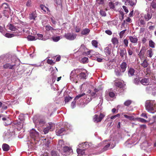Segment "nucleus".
Returning a JSON list of instances; mask_svg holds the SVG:
<instances>
[{
    "label": "nucleus",
    "instance_id": "5",
    "mask_svg": "<svg viewBox=\"0 0 156 156\" xmlns=\"http://www.w3.org/2000/svg\"><path fill=\"white\" fill-rule=\"evenodd\" d=\"M15 64H13L12 62H7L5 63L3 66V68L5 69H14V67L15 66Z\"/></svg>",
    "mask_w": 156,
    "mask_h": 156
},
{
    "label": "nucleus",
    "instance_id": "19",
    "mask_svg": "<svg viewBox=\"0 0 156 156\" xmlns=\"http://www.w3.org/2000/svg\"><path fill=\"white\" fill-rule=\"evenodd\" d=\"M111 48L109 47H107L104 49V51L106 55H110L111 54Z\"/></svg>",
    "mask_w": 156,
    "mask_h": 156
},
{
    "label": "nucleus",
    "instance_id": "22",
    "mask_svg": "<svg viewBox=\"0 0 156 156\" xmlns=\"http://www.w3.org/2000/svg\"><path fill=\"white\" fill-rule=\"evenodd\" d=\"M139 21L140 23V26L144 27L146 24V21L144 20V19H143L142 17H140L139 19Z\"/></svg>",
    "mask_w": 156,
    "mask_h": 156
},
{
    "label": "nucleus",
    "instance_id": "35",
    "mask_svg": "<svg viewBox=\"0 0 156 156\" xmlns=\"http://www.w3.org/2000/svg\"><path fill=\"white\" fill-rule=\"evenodd\" d=\"M151 7L153 9H156V0H153L151 4Z\"/></svg>",
    "mask_w": 156,
    "mask_h": 156
},
{
    "label": "nucleus",
    "instance_id": "23",
    "mask_svg": "<svg viewBox=\"0 0 156 156\" xmlns=\"http://www.w3.org/2000/svg\"><path fill=\"white\" fill-rule=\"evenodd\" d=\"M149 86H147L146 87V91L148 93H151L152 90V86H153V84H151L148 85Z\"/></svg>",
    "mask_w": 156,
    "mask_h": 156
},
{
    "label": "nucleus",
    "instance_id": "21",
    "mask_svg": "<svg viewBox=\"0 0 156 156\" xmlns=\"http://www.w3.org/2000/svg\"><path fill=\"white\" fill-rule=\"evenodd\" d=\"M149 64L148 62V61H147L146 58L144 59L142 62L141 63V65L143 67L145 68L147 67Z\"/></svg>",
    "mask_w": 156,
    "mask_h": 156
},
{
    "label": "nucleus",
    "instance_id": "37",
    "mask_svg": "<svg viewBox=\"0 0 156 156\" xmlns=\"http://www.w3.org/2000/svg\"><path fill=\"white\" fill-rule=\"evenodd\" d=\"M91 44L95 48H97L98 47V42L97 41L95 40L92 41Z\"/></svg>",
    "mask_w": 156,
    "mask_h": 156
},
{
    "label": "nucleus",
    "instance_id": "4",
    "mask_svg": "<svg viewBox=\"0 0 156 156\" xmlns=\"http://www.w3.org/2000/svg\"><path fill=\"white\" fill-rule=\"evenodd\" d=\"M118 53L122 59H123L124 58H125V59L127 58V52L125 48L119 49V51Z\"/></svg>",
    "mask_w": 156,
    "mask_h": 156
},
{
    "label": "nucleus",
    "instance_id": "53",
    "mask_svg": "<svg viewBox=\"0 0 156 156\" xmlns=\"http://www.w3.org/2000/svg\"><path fill=\"white\" fill-rule=\"evenodd\" d=\"M138 120L139 121L143 123H146L147 122V121L146 120L142 118H138Z\"/></svg>",
    "mask_w": 156,
    "mask_h": 156
},
{
    "label": "nucleus",
    "instance_id": "57",
    "mask_svg": "<svg viewBox=\"0 0 156 156\" xmlns=\"http://www.w3.org/2000/svg\"><path fill=\"white\" fill-rule=\"evenodd\" d=\"M40 7L41 9L44 12H46V10L45 9V6L44 5H41Z\"/></svg>",
    "mask_w": 156,
    "mask_h": 156
},
{
    "label": "nucleus",
    "instance_id": "25",
    "mask_svg": "<svg viewBox=\"0 0 156 156\" xmlns=\"http://www.w3.org/2000/svg\"><path fill=\"white\" fill-rule=\"evenodd\" d=\"M2 148L4 151H8L9 149V146L6 144H4L2 145Z\"/></svg>",
    "mask_w": 156,
    "mask_h": 156
},
{
    "label": "nucleus",
    "instance_id": "12",
    "mask_svg": "<svg viewBox=\"0 0 156 156\" xmlns=\"http://www.w3.org/2000/svg\"><path fill=\"white\" fill-rule=\"evenodd\" d=\"M152 17V14L150 12H148L147 14L144 15V19L146 21H148L151 19Z\"/></svg>",
    "mask_w": 156,
    "mask_h": 156
},
{
    "label": "nucleus",
    "instance_id": "38",
    "mask_svg": "<svg viewBox=\"0 0 156 156\" xmlns=\"http://www.w3.org/2000/svg\"><path fill=\"white\" fill-rule=\"evenodd\" d=\"M88 58L85 57L82 58L81 62L82 63L84 64L86 63H87L88 62Z\"/></svg>",
    "mask_w": 156,
    "mask_h": 156
},
{
    "label": "nucleus",
    "instance_id": "18",
    "mask_svg": "<svg viewBox=\"0 0 156 156\" xmlns=\"http://www.w3.org/2000/svg\"><path fill=\"white\" fill-rule=\"evenodd\" d=\"M111 41L114 46L116 45H118L119 43V40L118 38L115 37H113Z\"/></svg>",
    "mask_w": 156,
    "mask_h": 156
},
{
    "label": "nucleus",
    "instance_id": "6",
    "mask_svg": "<svg viewBox=\"0 0 156 156\" xmlns=\"http://www.w3.org/2000/svg\"><path fill=\"white\" fill-rule=\"evenodd\" d=\"M30 136L31 137L33 138L34 140L38 138L39 137V134L35 129H32L30 131Z\"/></svg>",
    "mask_w": 156,
    "mask_h": 156
},
{
    "label": "nucleus",
    "instance_id": "55",
    "mask_svg": "<svg viewBox=\"0 0 156 156\" xmlns=\"http://www.w3.org/2000/svg\"><path fill=\"white\" fill-rule=\"evenodd\" d=\"M51 156H58L57 152L54 151H51Z\"/></svg>",
    "mask_w": 156,
    "mask_h": 156
},
{
    "label": "nucleus",
    "instance_id": "14",
    "mask_svg": "<svg viewBox=\"0 0 156 156\" xmlns=\"http://www.w3.org/2000/svg\"><path fill=\"white\" fill-rule=\"evenodd\" d=\"M149 80L147 78H143L140 81V83L144 85H149Z\"/></svg>",
    "mask_w": 156,
    "mask_h": 156
},
{
    "label": "nucleus",
    "instance_id": "8",
    "mask_svg": "<svg viewBox=\"0 0 156 156\" xmlns=\"http://www.w3.org/2000/svg\"><path fill=\"white\" fill-rule=\"evenodd\" d=\"M146 52V49L144 47H143L140 50L138 55L139 58L141 60L144 57V54Z\"/></svg>",
    "mask_w": 156,
    "mask_h": 156
},
{
    "label": "nucleus",
    "instance_id": "63",
    "mask_svg": "<svg viewBox=\"0 0 156 156\" xmlns=\"http://www.w3.org/2000/svg\"><path fill=\"white\" fill-rule=\"evenodd\" d=\"M141 116L145 118L146 119L147 118V115L146 113H143L141 115Z\"/></svg>",
    "mask_w": 156,
    "mask_h": 156
},
{
    "label": "nucleus",
    "instance_id": "7",
    "mask_svg": "<svg viewBox=\"0 0 156 156\" xmlns=\"http://www.w3.org/2000/svg\"><path fill=\"white\" fill-rule=\"evenodd\" d=\"M64 37L68 40H73L76 38V35L73 33H69L66 34L65 33L64 35Z\"/></svg>",
    "mask_w": 156,
    "mask_h": 156
},
{
    "label": "nucleus",
    "instance_id": "52",
    "mask_svg": "<svg viewBox=\"0 0 156 156\" xmlns=\"http://www.w3.org/2000/svg\"><path fill=\"white\" fill-rule=\"evenodd\" d=\"M108 5L110 9H113L115 7L114 4L112 2H109Z\"/></svg>",
    "mask_w": 156,
    "mask_h": 156
},
{
    "label": "nucleus",
    "instance_id": "33",
    "mask_svg": "<svg viewBox=\"0 0 156 156\" xmlns=\"http://www.w3.org/2000/svg\"><path fill=\"white\" fill-rule=\"evenodd\" d=\"M147 56L151 58L153 55L152 50L151 48L149 49L147 51Z\"/></svg>",
    "mask_w": 156,
    "mask_h": 156
},
{
    "label": "nucleus",
    "instance_id": "30",
    "mask_svg": "<svg viewBox=\"0 0 156 156\" xmlns=\"http://www.w3.org/2000/svg\"><path fill=\"white\" fill-rule=\"evenodd\" d=\"M90 30L88 28H85L81 32L82 34L83 35H87L90 32Z\"/></svg>",
    "mask_w": 156,
    "mask_h": 156
},
{
    "label": "nucleus",
    "instance_id": "9",
    "mask_svg": "<svg viewBox=\"0 0 156 156\" xmlns=\"http://www.w3.org/2000/svg\"><path fill=\"white\" fill-rule=\"evenodd\" d=\"M54 125V124L51 123H49V125L44 129L43 132L44 134H46L48 133L49 130L52 129Z\"/></svg>",
    "mask_w": 156,
    "mask_h": 156
},
{
    "label": "nucleus",
    "instance_id": "62",
    "mask_svg": "<svg viewBox=\"0 0 156 156\" xmlns=\"http://www.w3.org/2000/svg\"><path fill=\"white\" fill-rule=\"evenodd\" d=\"M105 33L109 35H111L112 34V32L110 30H106L105 31Z\"/></svg>",
    "mask_w": 156,
    "mask_h": 156
},
{
    "label": "nucleus",
    "instance_id": "20",
    "mask_svg": "<svg viewBox=\"0 0 156 156\" xmlns=\"http://www.w3.org/2000/svg\"><path fill=\"white\" fill-rule=\"evenodd\" d=\"M115 85L116 87L120 88H122L123 87L122 83L120 81H116V80H115Z\"/></svg>",
    "mask_w": 156,
    "mask_h": 156
},
{
    "label": "nucleus",
    "instance_id": "24",
    "mask_svg": "<svg viewBox=\"0 0 156 156\" xmlns=\"http://www.w3.org/2000/svg\"><path fill=\"white\" fill-rule=\"evenodd\" d=\"M63 150L64 152H70L72 151L71 148L68 146H64L63 147Z\"/></svg>",
    "mask_w": 156,
    "mask_h": 156
},
{
    "label": "nucleus",
    "instance_id": "47",
    "mask_svg": "<svg viewBox=\"0 0 156 156\" xmlns=\"http://www.w3.org/2000/svg\"><path fill=\"white\" fill-rule=\"evenodd\" d=\"M124 116L126 118L129 119V120H132L133 119V116H129L126 115H124Z\"/></svg>",
    "mask_w": 156,
    "mask_h": 156
},
{
    "label": "nucleus",
    "instance_id": "58",
    "mask_svg": "<svg viewBox=\"0 0 156 156\" xmlns=\"http://www.w3.org/2000/svg\"><path fill=\"white\" fill-rule=\"evenodd\" d=\"M128 52L129 55V56L132 55L133 53V51L129 48L128 49Z\"/></svg>",
    "mask_w": 156,
    "mask_h": 156
},
{
    "label": "nucleus",
    "instance_id": "15",
    "mask_svg": "<svg viewBox=\"0 0 156 156\" xmlns=\"http://www.w3.org/2000/svg\"><path fill=\"white\" fill-rule=\"evenodd\" d=\"M135 71V69L132 68H129L128 71V76L129 77H131L134 75Z\"/></svg>",
    "mask_w": 156,
    "mask_h": 156
},
{
    "label": "nucleus",
    "instance_id": "28",
    "mask_svg": "<svg viewBox=\"0 0 156 156\" xmlns=\"http://www.w3.org/2000/svg\"><path fill=\"white\" fill-rule=\"evenodd\" d=\"M76 151L79 155H85V150L83 149H82L80 148H78L76 150Z\"/></svg>",
    "mask_w": 156,
    "mask_h": 156
},
{
    "label": "nucleus",
    "instance_id": "45",
    "mask_svg": "<svg viewBox=\"0 0 156 156\" xmlns=\"http://www.w3.org/2000/svg\"><path fill=\"white\" fill-rule=\"evenodd\" d=\"M85 95V94L84 93H83L81 94H80L78 95H77L75 98V100H77L79 98Z\"/></svg>",
    "mask_w": 156,
    "mask_h": 156
},
{
    "label": "nucleus",
    "instance_id": "32",
    "mask_svg": "<svg viewBox=\"0 0 156 156\" xmlns=\"http://www.w3.org/2000/svg\"><path fill=\"white\" fill-rule=\"evenodd\" d=\"M45 28L46 30L47 31H50L51 32H52L53 30H55L50 25H46L45 27Z\"/></svg>",
    "mask_w": 156,
    "mask_h": 156
},
{
    "label": "nucleus",
    "instance_id": "56",
    "mask_svg": "<svg viewBox=\"0 0 156 156\" xmlns=\"http://www.w3.org/2000/svg\"><path fill=\"white\" fill-rule=\"evenodd\" d=\"M108 95L111 98H113L115 96V94L113 92H110L108 93Z\"/></svg>",
    "mask_w": 156,
    "mask_h": 156
},
{
    "label": "nucleus",
    "instance_id": "46",
    "mask_svg": "<svg viewBox=\"0 0 156 156\" xmlns=\"http://www.w3.org/2000/svg\"><path fill=\"white\" fill-rule=\"evenodd\" d=\"M60 39V37L59 36H57L52 38L53 40L55 42L58 41Z\"/></svg>",
    "mask_w": 156,
    "mask_h": 156
},
{
    "label": "nucleus",
    "instance_id": "11",
    "mask_svg": "<svg viewBox=\"0 0 156 156\" xmlns=\"http://www.w3.org/2000/svg\"><path fill=\"white\" fill-rule=\"evenodd\" d=\"M127 67V64L126 62H122L119 66L120 69L122 70V73H124L126 70Z\"/></svg>",
    "mask_w": 156,
    "mask_h": 156
},
{
    "label": "nucleus",
    "instance_id": "59",
    "mask_svg": "<svg viewBox=\"0 0 156 156\" xmlns=\"http://www.w3.org/2000/svg\"><path fill=\"white\" fill-rule=\"evenodd\" d=\"M31 4V0H28L27 2L26 5L27 6H30Z\"/></svg>",
    "mask_w": 156,
    "mask_h": 156
},
{
    "label": "nucleus",
    "instance_id": "1",
    "mask_svg": "<svg viewBox=\"0 0 156 156\" xmlns=\"http://www.w3.org/2000/svg\"><path fill=\"white\" fill-rule=\"evenodd\" d=\"M155 101L152 100H147L145 102V107L146 109L149 112L152 113L156 112L155 108Z\"/></svg>",
    "mask_w": 156,
    "mask_h": 156
},
{
    "label": "nucleus",
    "instance_id": "48",
    "mask_svg": "<svg viewBox=\"0 0 156 156\" xmlns=\"http://www.w3.org/2000/svg\"><path fill=\"white\" fill-rule=\"evenodd\" d=\"M27 39L29 40L30 41H33L35 40L36 39H35V37L34 36H31L30 35H29L28 36Z\"/></svg>",
    "mask_w": 156,
    "mask_h": 156
},
{
    "label": "nucleus",
    "instance_id": "27",
    "mask_svg": "<svg viewBox=\"0 0 156 156\" xmlns=\"http://www.w3.org/2000/svg\"><path fill=\"white\" fill-rule=\"evenodd\" d=\"M152 87L151 93L154 95L156 94V83H153Z\"/></svg>",
    "mask_w": 156,
    "mask_h": 156
},
{
    "label": "nucleus",
    "instance_id": "42",
    "mask_svg": "<svg viewBox=\"0 0 156 156\" xmlns=\"http://www.w3.org/2000/svg\"><path fill=\"white\" fill-rule=\"evenodd\" d=\"M2 8L3 9H9V6L7 3H4L2 4Z\"/></svg>",
    "mask_w": 156,
    "mask_h": 156
},
{
    "label": "nucleus",
    "instance_id": "29",
    "mask_svg": "<svg viewBox=\"0 0 156 156\" xmlns=\"http://www.w3.org/2000/svg\"><path fill=\"white\" fill-rule=\"evenodd\" d=\"M9 29L12 31H15L17 30L16 27L14 26L13 25L10 24L8 25Z\"/></svg>",
    "mask_w": 156,
    "mask_h": 156
},
{
    "label": "nucleus",
    "instance_id": "26",
    "mask_svg": "<svg viewBox=\"0 0 156 156\" xmlns=\"http://www.w3.org/2000/svg\"><path fill=\"white\" fill-rule=\"evenodd\" d=\"M64 142L63 140H59L58 142V148H60L61 147H63L64 146ZM60 148H59V149Z\"/></svg>",
    "mask_w": 156,
    "mask_h": 156
},
{
    "label": "nucleus",
    "instance_id": "36",
    "mask_svg": "<svg viewBox=\"0 0 156 156\" xmlns=\"http://www.w3.org/2000/svg\"><path fill=\"white\" fill-rule=\"evenodd\" d=\"M14 124L16 125L20 129H22L23 127V124L20 122H14Z\"/></svg>",
    "mask_w": 156,
    "mask_h": 156
},
{
    "label": "nucleus",
    "instance_id": "39",
    "mask_svg": "<svg viewBox=\"0 0 156 156\" xmlns=\"http://www.w3.org/2000/svg\"><path fill=\"white\" fill-rule=\"evenodd\" d=\"M140 80L139 78L136 77L134 78L133 80V83L136 85H138L140 82Z\"/></svg>",
    "mask_w": 156,
    "mask_h": 156
},
{
    "label": "nucleus",
    "instance_id": "3",
    "mask_svg": "<svg viewBox=\"0 0 156 156\" xmlns=\"http://www.w3.org/2000/svg\"><path fill=\"white\" fill-rule=\"evenodd\" d=\"M105 116V114L102 113H100L99 116L97 114H95L93 116V121L96 123L100 122Z\"/></svg>",
    "mask_w": 156,
    "mask_h": 156
},
{
    "label": "nucleus",
    "instance_id": "16",
    "mask_svg": "<svg viewBox=\"0 0 156 156\" xmlns=\"http://www.w3.org/2000/svg\"><path fill=\"white\" fill-rule=\"evenodd\" d=\"M115 75L118 77H119L122 75V70L120 69H115Z\"/></svg>",
    "mask_w": 156,
    "mask_h": 156
},
{
    "label": "nucleus",
    "instance_id": "10",
    "mask_svg": "<svg viewBox=\"0 0 156 156\" xmlns=\"http://www.w3.org/2000/svg\"><path fill=\"white\" fill-rule=\"evenodd\" d=\"M129 39L132 43L134 44V45L136 44L138 40L137 38L135 36H129Z\"/></svg>",
    "mask_w": 156,
    "mask_h": 156
},
{
    "label": "nucleus",
    "instance_id": "49",
    "mask_svg": "<svg viewBox=\"0 0 156 156\" xmlns=\"http://www.w3.org/2000/svg\"><path fill=\"white\" fill-rule=\"evenodd\" d=\"M100 14L103 16H106L105 12L102 10H101L100 12Z\"/></svg>",
    "mask_w": 156,
    "mask_h": 156
},
{
    "label": "nucleus",
    "instance_id": "50",
    "mask_svg": "<svg viewBox=\"0 0 156 156\" xmlns=\"http://www.w3.org/2000/svg\"><path fill=\"white\" fill-rule=\"evenodd\" d=\"M128 39L126 38L124 40L123 43L125 45V46L126 47H127L128 46Z\"/></svg>",
    "mask_w": 156,
    "mask_h": 156
},
{
    "label": "nucleus",
    "instance_id": "43",
    "mask_svg": "<svg viewBox=\"0 0 156 156\" xmlns=\"http://www.w3.org/2000/svg\"><path fill=\"white\" fill-rule=\"evenodd\" d=\"M72 98L70 97L69 96L68 97H65V103H67L70 101L71 99H72Z\"/></svg>",
    "mask_w": 156,
    "mask_h": 156
},
{
    "label": "nucleus",
    "instance_id": "51",
    "mask_svg": "<svg viewBox=\"0 0 156 156\" xmlns=\"http://www.w3.org/2000/svg\"><path fill=\"white\" fill-rule=\"evenodd\" d=\"M5 36L8 38H11L13 37L14 35L9 33H7L5 34Z\"/></svg>",
    "mask_w": 156,
    "mask_h": 156
},
{
    "label": "nucleus",
    "instance_id": "61",
    "mask_svg": "<svg viewBox=\"0 0 156 156\" xmlns=\"http://www.w3.org/2000/svg\"><path fill=\"white\" fill-rule=\"evenodd\" d=\"M38 37V39L40 40H42L43 38V35L42 34H37Z\"/></svg>",
    "mask_w": 156,
    "mask_h": 156
},
{
    "label": "nucleus",
    "instance_id": "17",
    "mask_svg": "<svg viewBox=\"0 0 156 156\" xmlns=\"http://www.w3.org/2000/svg\"><path fill=\"white\" fill-rule=\"evenodd\" d=\"M127 2L129 5L133 7L136 5L137 0H127Z\"/></svg>",
    "mask_w": 156,
    "mask_h": 156
},
{
    "label": "nucleus",
    "instance_id": "44",
    "mask_svg": "<svg viewBox=\"0 0 156 156\" xmlns=\"http://www.w3.org/2000/svg\"><path fill=\"white\" fill-rule=\"evenodd\" d=\"M126 30H125L121 31L119 34V37L120 38H121L123 37V35L125 32Z\"/></svg>",
    "mask_w": 156,
    "mask_h": 156
},
{
    "label": "nucleus",
    "instance_id": "13",
    "mask_svg": "<svg viewBox=\"0 0 156 156\" xmlns=\"http://www.w3.org/2000/svg\"><path fill=\"white\" fill-rule=\"evenodd\" d=\"M37 14L36 11H35L29 14V18L30 20H35L37 17Z\"/></svg>",
    "mask_w": 156,
    "mask_h": 156
},
{
    "label": "nucleus",
    "instance_id": "54",
    "mask_svg": "<svg viewBox=\"0 0 156 156\" xmlns=\"http://www.w3.org/2000/svg\"><path fill=\"white\" fill-rule=\"evenodd\" d=\"M9 11L7 10H4L3 11V14H4V15L6 17H8L9 16Z\"/></svg>",
    "mask_w": 156,
    "mask_h": 156
},
{
    "label": "nucleus",
    "instance_id": "60",
    "mask_svg": "<svg viewBox=\"0 0 156 156\" xmlns=\"http://www.w3.org/2000/svg\"><path fill=\"white\" fill-rule=\"evenodd\" d=\"M122 8H123V9H124L125 12L126 13L128 12H129L128 10L127 9V8L126 6H125L123 5L122 6Z\"/></svg>",
    "mask_w": 156,
    "mask_h": 156
},
{
    "label": "nucleus",
    "instance_id": "41",
    "mask_svg": "<svg viewBox=\"0 0 156 156\" xmlns=\"http://www.w3.org/2000/svg\"><path fill=\"white\" fill-rule=\"evenodd\" d=\"M65 131V129L63 128H62L60 129L59 130H58V132H57V133L60 136H61L62 135V133L63 132Z\"/></svg>",
    "mask_w": 156,
    "mask_h": 156
},
{
    "label": "nucleus",
    "instance_id": "2",
    "mask_svg": "<svg viewBox=\"0 0 156 156\" xmlns=\"http://www.w3.org/2000/svg\"><path fill=\"white\" fill-rule=\"evenodd\" d=\"M103 144L105 145L101 151V152L106 151L109 149L113 148L115 145L111 144V143L108 142L107 140L104 141L103 142Z\"/></svg>",
    "mask_w": 156,
    "mask_h": 156
},
{
    "label": "nucleus",
    "instance_id": "34",
    "mask_svg": "<svg viewBox=\"0 0 156 156\" xmlns=\"http://www.w3.org/2000/svg\"><path fill=\"white\" fill-rule=\"evenodd\" d=\"M132 102V101L131 100H127L124 103V105L126 106H129L130 105Z\"/></svg>",
    "mask_w": 156,
    "mask_h": 156
},
{
    "label": "nucleus",
    "instance_id": "40",
    "mask_svg": "<svg viewBox=\"0 0 156 156\" xmlns=\"http://www.w3.org/2000/svg\"><path fill=\"white\" fill-rule=\"evenodd\" d=\"M155 43L152 40H151L149 41V46L152 48H154Z\"/></svg>",
    "mask_w": 156,
    "mask_h": 156
},
{
    "label": "nucleus",
    "instance_id": "31",
    "mask_svg": "<svg viewBox=\"0 0 156 156\" xmlns=\"http://www.w3.org/2000/svg\"><path fill=\"white\" fill-rule=\"evenodd\" d=\"M79 78L80 79H86V73L84 72L81 73L79 75Z\"/></svg>",
    "mask_w": 156,
    "mask_h": 156
},
{
    "label": "nucleus",
    "instance_id": "64",
    "mask_svg": "<svg viewBox=\"0 0 156 156\" xmlns=\"http://www.w3.org/2000/svg\"><path fill=\"white\" fill-rule=\"evenodd\" d=\"M76 101H73L72 102L71 104V106L72 107V108H73L76 106Z\"/></svg>",
    "mask_w": 156,
    "mask_h": 156
}]
</instances>
